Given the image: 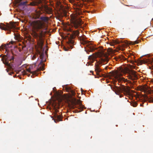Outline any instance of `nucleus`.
Masks as SVG:
<instances>
[{
    "mask_svg": "<svg viewBox=\"0 0 153 153\" xmlns=\"http://www.w3.org/2000/svg\"><path fill=\"white\" fill-rule=\"evenodd\" d=\"M40 19V20L35 21L32 22L30 33L34 38L36 39L38 44L41 45L42 43V37L46 32V25L49 18L48 17H41Z\"/></svg>",
    "mask_w": 153,
    "mask_h": 153,
    "instance_id": "nucleus-1",
    "label": "nucleus"
},
{
    "mask_svg": "<svg viewBox=\"0 0 153 153\" xmlns=\"http://www.w3.org/2000/svg\"><path fill=\"white\" fill-rule=\"evenodd\" d=\"M80 14L81 13L79 11L76 14L71 15V24L65 25L64 28L65 30L70 32L68 34L72 39L79 35V28L82 27L81 25L83 24L82 21L80 19Z\"/></svg>",
    "mask_w": 153,
    "mask_h": 153,
    "instance_id": "nucleus-2",
    "label": "nucleus"
},
{
    "mask_svg": "<svg viewBox=\"0 0 153 153\" xmlns=\"http://www.w3.org/2000/svg\"><path fill=\"white\" fill-rule=\"evenodd\" d=\"M111 76L114 77V78L118 80H120L124 82H126L130 84L131 86V87L133 85V83L131 81L127 80V79H125L124 78L121 77L120 76L122 75L121 73L118 71H115L110 73Z\"/></svg>",
    "mask_w": 153,
    "mask_h": 153,
    "instance_id": "nucleus-3",
    "label": "nucleus"
},
{
    "mask_svg": "<svg viewBox=\"0 0 153 153\" xmlns=\"http://www.w3.org/2000/svg\"><path fill=\"white\" fill-rule=\"evenodd\" d=\"M121 93H123L125 95H128L130 94V91L129 88H126L125 86H123L121 87L118 88H117V91H116V94L119 95L120 97L121 98L123 97L122 94H120Z\"/></svg>",
    "mask_w": 153,
    "mask_h": 153,
    "instance_id": "nucleus-4",
    "label": "nucleus"
},
{
    "mask_svg": "<svg viewBox=\"0 0 153 153\" xmlns=\"http://www.w3.org/2000/svg\"><path fill=\"white\" fill-rule=\"evenodd\" d=\"M81 44L85 46V51L88 53V52L93 51L94 49L91 42H88L85 40H83L81 42Z\"/></svg>",
    "mask_w": 153,
    "mask_h": 153,
    "instance_id": "nucleus-5",
    "label": "nucleus"
},
{
    "mask_svg": "<svg viewBox=\"0 0 153 153\" xmlns=\"http://www.w3.org/2000/svg\"><path fill=\"white\" fill-rule=\"evenodd\" d=\"M125 76L129 79L134 81L138 79V76L136 71L134 70H128L126 72Z\"/></svg>",
    "mask_w": 153,
    "mask_h": 153,
    "instance_id": "nucleus-6",
    "label": "nucleus"
},
{
    "mask_svg": "<svg viewBox=\"0 0 153 153\" xmlns=\"http://www.w3.org/2000/svg\"><path fill=\"white\" fill-rule=\"evenodd\" d=\"M14 59V57L12 56L10 58L8 54L4 55L3 57L2 58V60L3 63L8 67H10V65L9 62V61H11V62Z\"/></svg>",
    "mask_w": 153,
    "mask_h": 153,
    "instance_id": "nucleus-7",
    "label": "nucleus"
},
{
    "mask_svg": "<svg viewBox=\"0 0 153 153\" xmlns=\"http://www.w3.org/2000/svg\"><path fill=\"white\" fill-rule=\"evenodd\" d=\"M25 67V69H21L19 71L20 74L23 75H27L28 76H29L30 74H28L27 73H33V72L31 71L33 67L32 66H30L29 68H27L25 66H23L22 68Z\"/></svg>",
    "mask_w": 153,
    "mask_h": 153,
    "instance_id": "nucleus-8",
    "label": "nucleus"
},
{
    "mask_svg": "<svg viewBox=\"0 0 153 153\" xmlns=\"http://www.w3.org/2000/svg\"><path fill=\"white\" fill-rule=\"evenodd\" d=\"M16 26L13 24H11L7 27L0 25V29L3 30H7V33H10L11 29H12V30H13L16 28Z\"/></svg>",
    "mask_w": 153,
    "mask_h": 153,
    "instance_id": "nucleus-9",
    "label": "nucleus"
},
{
    "mask_svg": "<svg viewBox=\"0 0 153 153\" xmlns=\"http://www.w3.org/2000/svg\"><path fill=\"white\" fill-rule=\"evenodd\" d=\"M108 59V58L105 56L102 58L100 59V63L101 64H106L107 63Z\"/></svg>",
    "mask_w": 153,
    "mask_h": 153,
    "instance_id": "nucleus-10",
    "label": "nucleus"
},
{
    "mask_svg": "<svg viewBox=\"0 0 153 153\" xmlns=\"http://www.w3.org/2000/svg\"><path fill=\"white\" fill-rule=\"evenodd\" d=\"M53 110L55 113L54 116L55 117L58 119L59 118V116L57 114V113L58 111V110L57 108H56V107H54Z\"/></svg>",
    "mask_w": 153,
    "mask_h": 153,
    "instance_id": "nucleus-11",
    "label": "nucleus"
},
{
    "mask_svg": "<svg viewBox=\"0 0 153 153\" xmlns=\"http://www.w3.org/2000/svg\"><path fill=\"white\" fill-rule=\"evenodd\" d=\"M140 90L144 92H146L147 91V89L146 87L142 86L140 87Z\"/></svg>",
    "mask_w": 153,
    "mask_h": 153,
    "instance_id": "nucleus-12",
    "label": "nucleus"
},
{
    "mask_svg": "<svg viewBox=\"0 0 153 153\" xmlns=\"http://www.w3.org/2000/svg\"><path fill=\"white\" fill-rule=\"evenodd\" d=\"M40 57L41 59V62H43L45 61V60L44 59V53H40Z\"/></svg>",
    "mask_w": 153,
    "mask_h": 153,
    "instance_id": "nucleus-13",
    "label": "nucleus"
},
{
    "mask_svg": "<svg viewBox=\"0 0 153 153\" xmlns=\"http://www.w3.org/2000/svg\"><path fill=\"white\" fill-rule=\"evenodd\" d=\"M68 44L70 45V48L71 49L72 48V46L74 45V41L73 40H69L68 41Z\"/></svg>",
    "mask_w": 153,
    "mask_h": 153,
    "instance_id": "nucleus-14",
    "label": "nucleus"
},
{
    "mask_svg": "<svg viewBox=\"0 0 153 153\" xmlns=\"http://www.w3.org/2000/svg\"><path fill=\"white\" fill-rule=\"evenodd\" d=\"M77 106L78 108L80 109H82L84 108V106L81 103L79 102V104L77 105Z\"/></svg>",
    "mask_w": 153,
    "mask_h": 153,
    "instance_id": "nucleus-15",
    "label": "nucleus"
},
{
    "mask_svg": "<svg viewBox=\"0 0 153 153\" xmlns=\"http://www.w3.org/2000/svg\"><path fill=\"white\" fill-rule=\"evenodd\" d=\"M94 56L92 55L90 56L88 58V59L91 60V63L93 62H94Z\"/></svg>",
    "mask_w": 153,
    "mask_h": 153,
    "instance_id": "nucleus-16",
    "label": "nucleus"
},
{
    "mask_svg": "<svg viewBox=\"0 0 153 153\" xmlns=\"http://www.w3.org/2000/svg\"><path fill=\"white\" fill-rule=\"evenodd\" d=\"M131 105L133 107H136L137 105V103L136 101H132L131 103Z\"/></svg>",
    "mask_w": 153,
    "mask_h": 153,
    "instance_id": "nucleus-17",
    "label": "nucleus"
},
{
    "mask_svg": "<svg viewBox=\"0 0 153 153\" xmlns=\"http://www.w3.org/2000/svg\"><path fill=\"white\" fill-rule=\"evenodd\" d=\"M147 99L149 100L150 102H153V95L151 97H147Z\"/></svg>",
    "mask_w": 153,
    "mask_h": 153,
    "instance_id": "nucleus-18",
    "label": "nucleus"
},
{
    "mask_svg": "<svg viewBox=\"0 0 153 153\" xmlns=\"http://www.w3.org/2000/svg\"><path fill=\"white\" fill-rule=\"evenodd\" d=\"M14 34V35H15V39L18 40V41H19V39H20V36L19 35H16L15 34Z\"/></svg>",
    "mask_w": 153,
    "mask_h": 153,
    "instance_id": "nucleus-19",
    "label": "nucleus"
},
{
    "mask_svg": "<svg viewBox=\"0 0 153 153\" xmlns=\"http://www.w3.org/2000/svg\"><path fill=\"white\" fill-rule=\"evenodd\" d=\"M95 71H96L97 72H99L100 71V69L99 68V67L97 66H96V67L95 68Z\"/></svg>",
    "mask_w": 153,
    "mask_h": 153,
    "instance_id": "nucleus-20",
    "label": "nucleus"
},
{
    "mask_svg": "<svg viewBox=\"0 0 153 153\" xmlns=\"http://www.w3.org/2000/svg\"><path fill=\"white\" fill-rule=\"evenodd\" d=\"M5 47H6L5 45H4L3 46L2 45L1 47H0V49H1V50L2 49L3 50V49H4V48H5Z\"/></svg>",
    "mask_w": 153,
    "mask_h": 153,
    "instance_id": "nucleus-21",
    "label": "nucleus"
},
{
    "mask_svg": "<svg viewBox=\"0 0 153 153\" xmlns=\"http://www.w3.org/2000/svg\"><path fill=\"white\" fill-rule=\"evenodd\" d=\"M36 55H34L32 57V59L33 60H34L36 58Z\"/></svg>",
    "mask_w": 153,
    "mask_h": 153,
    "instance_id": "nucleus-22",
    "label": "nucleus"
},
{
    "mask_svg": "<svg viewBox=\"0 0 153 153\" xmlns=\"http://www.w3.org/2000/svg\"><path fill=\"white\" fill-rule=\"evenodd\" d=\"M66 90L68 91H71V89L69 88H66Z\"/></svg>",
    "mask_w": 153,
    "mask_h": 153,
    "instance_id": "nucleus-23",
    "label": "nucleus"
},
{
    "mask_svg": "<svg viewBox=\"0 0 153 153\" xmlns=\"http://www.w3.org/2000/svg\"><path fill=\"white\" fill-rule=\"evenodd\" d=\"M39 18V15H37V16H36V17L34 16V18L35 19H38Z\"/></svg>",
    "mask_w": 153,
    "mask_h": 153,
    "instance_id": "nucleus-24",
    "label": "nucleus"
},
{
    "mask_svg": "<svg viewBox=\"0 0 153 153\" xmlns=\"http://www.w3.org/2000/svg\"><path fill=\"white\" fill-rule=\"evenodd\" d=\"M142 61H143V63H147V62H148L147 61H145V60Z\"/></svg>",
    "mask_w": 153,
    "mask_h": 153,
    "instance_id": "nucleus-25",
    "label": "nucleus"
},
{
    "mask_svg": "<svg viewBox=\"0 0 153 153\" xmlns=\"http://www.w3.org/2000/svg\"><path fill=\"white\" fill-rule=\"evenodd\" d=\"M68 49L65 48V47H64V50L65 51H67L68 50Z\"/></svg>",
    "mask_w": 153,
    "mask_h": 153,
    "instance_id": "nucleus-26",
    "label": "nucleus"
},
{
    "mask_svg": "<svg viewBox=\"0 0 153 153\" xmlns=\"http://www.w3.org/2000/svg\"><path fill=\"white\" fill-rule=\"evenodd\" d=\"M51 10H50L49 11V12H48L47 13L48 14H51Z\"/></svg>",
    "mask_w": 153,
    "mask_h": 153,
    "instance_id": "nucleus-27",
    "label": "nucleus"
},
{
    "mask_svg": "<svg viewBox=\"0 0 153 153\" xmlns=\"http://www.w3.org/2000/svg\"><path fill=\"white\" fill-rule=\"evenodd\" d=\"M134 42V43L133 44H137L138 43L136 41H135Z\"/></svg>",
    "mask_w": 153,
    "mask_h": 153,
    "instance_id": "nucleus-28",
    "label": "nucleus"
},
{
    "mask_svg": "<svg viewBox=\"0 0 153 153\" xmlns=\"http://www.w3.org/2000/svg\"><path fill=\"white\" fill-rule=\"evenodd\" d=\"M41 70H44V68L43 67H42V68H41Z\"/></svg>",
    "mask_w": 153,
    "mask_h": 153,
    "instance_id": "nucleus-29",
    "label": "nucleus"
},
{
    "mask_svg": "<svg viewBox=\"0 0 153 153\" xmlns=\"http://www.w3.org/2000/svg\"><path fill=\"white\" fill-rule=\"evenodd\" d=\"M72 94L73 95H74V92H73V91H72Z\"/></svg>",
    "mask_w": 153,
    "mask_h": 153,
    "instance_id": "nucleus-30",
    "label": "nucleus"
},
{
    "mask_svg": "<svg viewBox=\"0 0 153 153\" xmlns=\"http://www.w3.org/2000/svg\"><path fill=\"white\" fill-rule=\"evenodd\" d=\"M56 89V88H53V90H55V89Z\"/></svg>",
    "mask_w": 153,
    "mask_h": 153,
    "instance_id": "nucleus-31",
    "label": "nucleus"
},
{
    "mask_svg": "<svg viewBox=\"0 0 153 153\" xmlns=\"http://www.w3.org/2000/svg\"><path fill=\"white\" fill-rule=\"evenodd\" d=\"M9 74L10 75H11V73H9Z\"/></svg>",
    "mask_w": 153,
    "mask_h": 153,
    "instance_id": "nucleus-32",
    "label": "nucleus"
},
{
    "mask_svg": "<svg viewBox=\"0 0 153 153\" xmlns=\"http://www.w3.org/2000/svg\"><path fill=\"white\" fill-rule=\"evenodd\" d=\"M111 45H113V44H111Z\"/></svg>",
    "mask_w": 153,
    "mask_h": 153,
    "instance_id": "nucleus-33",
    "label": "nucleus"
},
{
    "mask_svg": "<svg viewBox=\"0 0 153 153\" xmlns=\"http://www.w3.org/2000/svg\"><path fill=\"white\" fill-rule=\"evenodd\" d=\"M82 110H81L80 111H79V112L81 111Z\"/></svg>",
    "mask_w": 153,
    "mask_h": 153,
    "instance_id": "nucleus-34",
    "label": "nucleus"
},
{
    "mask_svg": "<svg viewBox=\"0 0 153 153\" xmlns=\"http://www.w3.org/2000/svg\"><path fill=\"white\" fill-rule=\"evenodd\" d=\"M6 51H7V50H6Z\"/></svg>",
    "mask_w": 153,
    "mask_h": 153,
    "instance_id": "nucleus-35",
    "label": "nucleus"
},
{
    "mask_svg": "<svg viewBox=\"0 0 153 153\" xmlns=\"http://www.w3.org/2000/svg\"><path fill=\"white\" fill-rule=\"evenodd\" d=\"M30 37H29V38H30V36H29Z\"/></svg>",
    "mask_w": 153,
    "mask_h": 153,
    "instance_id": "nucleus-36",
    "label": "nucleus"
},
{
    "mask_svg": "<svg viewBox=\"0 0 153 153\" xmlns=\"http://www.w3.org/2000/svg\"><path fill=\"white\" fill-rule=\"evenodd\" d=\"M33 75H32L31 76V77H32V76H33Z\"/></svg>",
    "mask_w": 153,
    "mask_h": 153,
    "instance_id": "nucleus-37",
    "label": "nucleus"
},
{
    "mask_svg": "<svg viewBox=\"0 0 153 153\" xmlns=\"http://www.w3.org/2000/svg\"><path fill=\"white\" fill-rule=\"evenodd\" d=\"M55 122H56V121L54 120Z\"/></svg>",
    "mask_w": 153,
    "mask_h": 153,
    "instance_id": "nucleus-38",
    "label": "nucleus"
}]
</instances>
